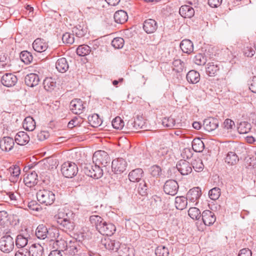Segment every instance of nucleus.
Listing matches in <instances>:
<instances>
[{"label": "nucleus", "instance_id": "3", "mask_svg": "<svg viewBox=\"0 0 256 256\" xmlns=\"http://www.w3.org/2000/svg\"><path fill=\"white\" fill-rule=\"evenodd\" d=\"M38 200L46 206L52 204L55 200V194L53 192L47 189L39 190L36 193Z\"/></svg>", "mask_w": 256, "mask_h": 256}, {"label": "nucleus", "instance_id": "34", "mask_svg": "<svg viewBox=\"0 0 256 256\" xmlns=\"http://www.w3.org/2000/svg\"><path fill=\"white\" fill-rule=\"evenodd\" d=\"M155 180L153 178H150L147 182L146 180H143L142 182L139 184L138 191L142 195H145L148 188L154 184Z\"/></svg>", "mask_w": 256, "mask_h": 256}, {"label": "nucleus", "instance_id": "47", "mask_svg": "<svg viewBox=\"0 0 256 256\" xmlns=\"http://www.w3.org/2000/svg\"><path fill=\"white\" fill-rule=\"evenodd\" d=\"M20 57L21 60L26 64H30L33 59V56L32 54L28 51L21 52Z\"/></svg>", "mask_w": 256, "mask_h": 256}, {"label": "nucleus", "instance_id": "25", "mask_svg": "<svg viewBox=\"0 0 256 256\" xmlns=\"http://www.w3.org/2000/svg\"><path fill=\"white\" fill-rule=\"evenodd\" d=\"M24 82L28 86L34 87L38 84L40 78L36 74L31 73L26 76Z\"/></svg>", "mask_w": 256, "mask_h": 256}, {"label": "nucleus", "instance_id": "30", "mask_svg": "<svg viewBox=\"0 0 256 256\" xmlns=\"http://www.w3.org/2000/svg\"><path fill=\"white\" fill-rule=\"evenodd\" d=\"M30 256H42L43 247L40 244H32L28 250Z\"/></svg>", "mask_w": 256, "mask_h": 256}, {"label": "nucleus", "instance_id": "49", "mask_svg": "<svg viewBox=\"0 0 256 256\" xmlns=\"http://www.w3.org/2000/svg\"><path fill=\"white\" fill-rule=\"evenodd\" d=\"M28 239L21 234H19L16 236V245L18 248H24L28 244Z\"/></svg>", "mask_w": 256, "mask_h": 256}, {"label": "nucleus", "instance_id": "59", "mask_svg": "<svg viewBox=\"0 0 256 256\" xmlns=\"http://www.w3.org/2000/svg\"><path fill=\"white\" fill-rule=\"evenodd\" d=\"M195 64L198 66L204 65L206 63V58L202 54H197L194 58Z\"/></svg>", "mask_w": 256, "mask_h": 256}, {"label": "nucleus", "instance_id": "28", "mask_svg": "<svg viewBox=\"0 0 256 256\" xmlns=\"http://www.w3.org/2000/svg\"><path fill=\"white\" fill-rule=\"evenodd\" d=\"M43 86L46 91L52 92L56 86V80L52 77L46 78L44 80Z\"/></svg>", "mask_w": 256, "mask_h": 256}, {"label": "nucleus", "instance_id": "22", "mask_svg": "<svg viewBox=\"0 0 256 256\" xmlns=\"http://www.w3.org/2000/svg\"><path fill=\"white\" fill-rule=\"evenodd\" d=\"M203 125L206 130L212 132L218 127V120L217 118H209L204 120Z\"/></svg>", "mask_w": 256, "mask_h": 256}, {"label": "nucleus", "instance_id": "19", "mask_svg": "<svg viewBox=\"0 0 256 256\" xmlns=\"http://www.w3.org/2000/svg\"><path fill=\"white\" fill-rule=\"evenodd\" d=\"M102 243L106 249L110 250L116 252L120 248V243L119 242L109 238L102 240Z\"/></svg>", "mask_w": 256, "mask_h": 256}, {"label": "nucleus", "instance_id": "44", "mask_svg": "<svg viewBox=\"0 0 256 256\" xmlns=\"http://www.w3.org/2000/svg\"><path fill=\"white\" fill-rule=\"evenodd\" d=\"M118 250L120 256H132L133 255V249L130 248L128 246L120 244V248Z\"/></svg>", "mask_w": 256, "mask_h": 256}, {"label": "nucleus", "instance_id": "17", "mask_svg": "<svg viewBox=\"0 0 256 256\" xmlns=\"http://www.w3.org/2000/svg\"><path fill=\"white\" fill-rule=\"evenodd\" d=\"M70 109L75 114H78L82 113L84 106L82 101L80 99H74L70 103Z\"/></svg>", "mask_w": 256, "mask_h": 256}, {"label": "nucleus", "instance_id": "48", "mask_svg": "<svg viewBox=\"0 0 256 256\" xmlns=\"http://www.w3.org/2000/svg\"><path fill=\"white\" fill-rule=\"evenodd\" d=\"M188 214L193 220H199L202 216L200 210L196 207L190 208L188 211Z\"/></svg>", "mask_w": 256, "mask_h": 256}, {"label": "nucleus", "instance_id": "7", "mask_svg": "<svg viewBox=\"0 0 256 256\" xmlns=\"http://www.w3.org/2000/svg\"><path fill=\"white\" fill-rule=\"evenodd\" d=\"M61 171L62 174L66 178H72L76 176L78 172L77 165L71 162H64L61 168Z\"/></svg>", "mask_w": 256, "mask_h": 256}, {"label": "nucleus", "instance_id": "8", "mask_svg": "<svg viewBox=\"0 0 256 256\" xmlns=\"http://www.w3.org/2000/svg\"><path fill=\"white\" fill-rule=\"evenodd\" d=\"M14 238L10 235H5L0 238V250L4 252L9 253L14 248Z\"/></svg>", "mask_w": 256, "mask_h": 256}, {"label": "nucleus", "instance_id": "61", "mask_svg": "<svg viewBox=\"0 0 256 256\" xmlns=\"http://www.w3.org/2000/svg\"><path fill=\"white\" fill-rule=\"evenodd\" d=\"M28 208L32 210L38 212L41 210V206L35 200H32L28 203Z\"/></svg>", "mask_w": 256, "mask_h": 256}, {"label": "nucleus", "instance_id": "4", "mask_svg": "<svg viewBox=\"0 0 256 256\" xmlns=\"http://www.w3.org/2000/svg\"><path fill=\"white\" fill-rule=\"evenodd\" d=\"M110 157L105 151L98 150L93 154V163L100 166L106 167L108 164H110Z\"/></svg>", "mask_w": 256, "mask_h": 256}, {"label": "nucleus", "instance_id": "20", "mask_svg": "<svg viewBox=\"0 0 256 256\" xmlns=\"http://www.w3.org/2000/svg\"><path fill=\"white\" fill-rule=\"evenodd\" d=\"M88 32V26L85 22H80L72 28V32L78 38L84 36Z\"/></svg>", "mask_w": 256, "mask_h": 256}, {"label": "nucleus", "instance_id": "62", "mask_svg": "<svg viewBox=\"0 0 256 256\" xmlns=\"http://www.w3.org/2000/svg\"><path fill=\"white\" fill-rule=\"evenodd\" d=\"M192 151L190 148H184L181 154L182 156L184 158L186 159L191 158L192 156Z\"/></svg>", "mask_w": 256, "mask_h": 256}, {"label": "nucleus", "instance_id": "41", "mask_svg": "<svg viewBox=\"0 0 256 256\" xmlns=\"http://www.w3.org/2000/svg\"><path fill=\"white\" fill-rule=\"evenodd\" d=\"M251 128V124L247 122H240L238 126V132L240 134L248 133Z\"/></svg>", "mask_w": 256, "mask_h": 256}, {"label": "nucleus", "instance_id": "42", "mask_svg": "<svg viewBox=\"0 0 256 256\" xmlns=\"http://www.w3.org/2000/svg\"><path fill=\"white\" fill-rule=\"evenodd\" d=\"M88 118L90 124L94 128L100 126L102 123V120L99 118L97 114H94L91 116H88Z\"/></svg>", "mask_w": 256, "mask_h": 256}, {"label": "nucleus", "instance_id": "56", "mask_svg": "<svg viewBox=\"0 0 256 256\" xmlns=\"http://www.w3.org/2000/svg\"><path fill=\"white\" fill-rule=\"evenodd\" d=\"M124 40L122 38H116L112 42V45L115 48H121L124 44Z\"/></svg>", "mask_w": 256, "mask_h": 256}, {"label": "nucleus", "instance_id": "64", "mask_svg": "<svg viewBox=\"0 0 256 256\" xmlns=\"http://www.w3.org/2000/svg\"><path fill=\"white\" fill-rule=\"evenodd\" d=\"M244 53L248 57H252L255 54V50L250 46H247L244 48Z\"/></svg>", "mask_w": 256, "mask_h": 256}, {"label": "nucleus", "instance_id": "39", "mask_svg": "<svg viewBox=\"0 0 256 256\" xmlns=\"http://www.w3.org/2000/svg\"><path fill=\"white\" fill-rule=\"evenodd\" d=\"M186 197L176 196L175 198V206L178 210H182L184 209L188 204Z\"/></svg>", "mask_w": 256, "mask_h": 256}, {"label": "nucleus", "instance_id": "29", "mask_svg": "<svg viewBox=\"0 0 256 256\" xmlns=\"http://www.w3.org/2000/svg\"><path fill=\"white\" fill-rule=\"evenodd\" d=\"M180 14L184 18H191L194 14V9L190 6H182L179 10Z\"/></svg>", "mask_w": 256, "mask_h": 256}, {"label": "nucleus", "instance_id": "23", "mask_svg": "<svg viewBox=\"0 0 256 256\" xmlns=\"http://www.w3.org/2000/svg\"><path fill=\"white\" fill-rule=\"evenodd\" d=\"M32 47L34 50L38 52H44L48 48V45L42 38H36L32 44Z\"/></svg>", "mask_w": 256, "mask_h": 256}, {"label": "nucleus", "instance_id": "31", "mask_svg": "<svg viewBox=\"0 0 256 256\" xmlns=\"http://www.w3.org/2000/svg\"><path fill=\"white\" fill-rule=\"evenodd\" d=\"M56 67L59 72L64 73L68 70L69 66L66 58H62L57 60Z\"/></svg>", "mask_w": 256, "mask_h": 256}, {"label": "nucleus", "instance_id": "13", "mask_svg": "<svg viewBox=\"0 0 256 256\" xmlns=\"http://www.w3.org/2000/svg\"><path fill=\"white\" fill-rule=\"evenodd\" d=\"M38 174L35 171H32L26 174L24 178V182L28 187L32 188L38 182Z\"/></svg>", "mask_w": 256, "mask_h": 256}, {"label": "nucleus", "instance_id": "14", "mask_svg": "<svg viewBox=\"0 0 256 256\" xmlns=\"http://www.w3.org/2000/svg\"><path fill=\"white\" fill-rule=\"evenodd\" d=\"M80 248L78 242L76 239L73 238L68 242L65 254L70 256H76L80 250Z\"/></svg>", "mask_w": 256, "mask_h": 256}, {"label": "nucleus", "instance_id": "36", "mask_svg": "<svg viewBox=\"0 0 256 256\" xmlns=\"http://www.w3.org/2000/svg\"><path fill=\"white\" fill-rule=\"evenodd\" d=\"M219 70V66L216 62H208L206 68V72L209 76H212L217 74Z\"/></svg>", "mask_w": 256, "mask_h": 256}, {"label": "nucleus", "instance_id": "15", "mask_svg": "<svg viewBox=\"0 0 256 256\" xmlns=\"http://www.w3.org/2000/svg\"><path fill=\"white\" fill-rule=\"evenodd\" d=\"M18 82L17 77L11 73H6L2 78V84L7 87L14 86Z\"/></svg>", "mask_w": 256, "mask_h": 256}, {"label": "nucleus", "instance_id": "24", "mask_svg": "<svg viewBox=\"0 0 256 256\" xmlns=\"http://www.w3.org/2000/svg\"><path fill=\"white\" fill-rule=\"evenodd\" d=\"M10 174V180L12 182H16L20 178V168L18 166H13L8 170Z\"/></svg>", "mask_w": 256, "mask_h": 256}, {"label": "nucleus", "instance_id": "26", "mask_svg": "<svg viewBox=\"0 0 256 256\" xmlns=\"http://www.w3.org/2000/svg\"><path fill=\"white\" fill-rule=\"evenodd\" d=\"M14 141L18 144L24 146L30 141V137L26 132H19L15 136Z\"/></svg>", "mask_w": 256, "mask_h": 256}, {"label": "nucleus", "instance_id": "10", "mask_svg": "<svg viewBox=\"0 0 256 256\" xmlns=\"http://www.w3.org/2000/svg\"><path fill=\"white\" fill-rule=\"evenodd\" d=\"M178 185L176 181L173 180H169L166 182L164 186V192L169 195H176L178 190Z\"/></svg>", "mask_w": 256, "mask_h": 256}, {"label": "nucleus", "instance_id": "9", "mask_svg": "<svg viewBox=\"0 0 256 256\" xmlns=\"http://www.w3.org/2000/svg\"><path fill=\"white\" fill-rule=\"evenodd\" d=\"M127 162L122 158H118L112 160V168L116 174H122L126 170Z\"/></svg>", "mask_w": 256, "mask_h": 256}, {"label": "nucleus", "instance_id": "55", "mask_svg": "<svg viewBox=\"0 0 256 256\" xmlns=\"http://www.w3.org/2000/svg\"><path fill=\"white\" fill-rule=\"evenodd\" d=\"M62 40L64 43L72 44L74 42V35L69 32H66L62 35Z\"/></svg>", "mask_w": 256, "mask_h": 256}, {"label": "nucleus", "instance_id": "2", "mask_svg": "<svg viewBox=\"0 0 256 256\" xmlns=\"http://www.w3.org/2000/svg\"><path fill=\"white\" fill-rule=\"evenodd\" d=\"M58 232L56 228H52L48 229L46 226L40 224L36 230V236L40 240L48 238L52 240L58 236Z\"/></svg>", "mask_w": 256, "mask_h": 256}, {"label": "nucleus", "instance_id": "50", "mask_svg": "<svg viewBox=\"0 0 256 256\" xmlns=\"http://www.w3.org/2000/svg\"><path fill=\"white\" fill-rule=\"evenodd\" d=\"M155 254L156 256H168L170 252L168 248L161 245L156 248Z\"/></svg>", "mask_w": 256, "mask_h": 256}, {"label": "nucleus", "instance_id": "54", "mask_svg": "<svg viewBox=\"0 0 256 256\" xmlns=\"http://www.w3.org/2000/svg\"><path fill=\"white\" fill-rule=\"evenodd\" d=\"M162 124L165 127L172 128L175 126V120L172 117L164 118L162 120Z\"/></svg>", "mask_w": 256, "mask_h": 256}, {"label": "nucleus", "instance_id": "52", "mask_svg": "<svg viewBox=\"0 0 256 256\" xmlns=\"http://www.w3.org/2000/svg\"><path fill=\"white\" fill-rule=\"evenodd\" d=\"M112 123L113 128L116 129L121 130L124 126V122L119 116H117L114 118Z\"/></svg>", "mask_w": 256, "mask_h": 256}, {"label": "nucleus", "instance_id": "58", "mask_svg": "<svg viewBox=\"0 0 256 256\" xmlns=\"http://www.w3.org/2000/svg\"><path fill=\"white\" fill-rule=\"evenodd\" d=\"M82 122V119L80 117L75 116L68 124V127L72 128L74 127L78 126Z\"/></svg>", "mask_w": 256, "mask_h": 256}, {"label": "nucleus", "instance_id": "46", "mask_svg": "<svg viewBox=\"0 0 256 256\" xmlns=\"http://www.w3.org/2000/svg\"><path fill=\"white\" fill-rule=\"evenodd\" d=\"M91 52L90 48L86 44L79 46L76 49V53L80 56L88 55Z\"/></svg>", "mask_w": 256, "mask_h": 256}, {"label": "nucleus", "instance_id": "57", "mask_svg": "<svg viewBox=\"0 0 256 256\" xmlns=\"http://www.w3.org/2000/svg\"><path fill=\"white\" fill-rule=\"evenodd\" d=\"M10 66V58L5 56V55L0 56V66L4 69L8 68Z\"/></svg>", "mask_w": 256, "mask_h": 256}, {"label": "nucleus", "instance_id": "37", "mask_svg": "<svg viewBox=\"0 0 256 256\" xmlns=\"http://www.w3.org/2000/svg\"><path fill=\"white\" fill-rule=\"evenodd\" d=\"M22 126L24 129L28 131H32L36 128V122L31 116L25 118Z\"/></svg>", "mask_w": 256, "mask_h": 256}, {"label": "nucleus", "instance_id": "40", "mask_svg": "<svg viewBox=\"0 0 256 256\" xmlns=\"http://www.w3.org/2000/svg\"><path fill=\"white\" fill-rule=\"evenodd\" d=\"M239 160V158L236 152H230L226 154L225 162L230 165L236 164Z\"/></svg>", "mask_w": 256, "mask_h": 256}, {"label": "nucleus", "instance_id": "5", "mask_svg": "<svg viewBox=\"0 0 256 256\" xmlns=\"http://www.w3.org/2000/svg\"><path fill=\"white\" fill-rule=\"evenodd\" d=\"M63 215H64V214L59 213L55 216L60 228L66 232L72 231L75 226L74 222L70 219L64 218Z\"/></svg>", "mask_w": 256, "mask_h": 256}, {"label": "nucleus", "instance_id": "45", "mask_svg": "<svg viewBox=\"0 0 256 256\" xmlns=\"http://www.w3.org/2000/svg\"><path fill=\"white\" fill-rule=\"evenodd\" d=\"M197 172H202L204 169V164L202 160L200 158H195L191 164V166Z\"/></svg>", "mask_w": 256, "mask_h": 256}, {"label": "nucleus", "instance_id": "18", "mask_svg": "<svg viewBox=\"0 0 256 256\" xmlns=\"http://www.w3.org/2000/svg\"><path fill=\"white\" fill-rule=\"evenodd\" d=\"M14 144V141L10 136L4 137L0 140V148L3 151L9 152L11 150Z\"/></svg>", "mask_w": 256, "mask_h": 256}, {"label": "nucleus", "instance_id": "60", "mask_svg": "<svg viewBox=\"0 0 256 256\" xmlns=\"http://www.w3.org/2000/svg\"><path fill=\"white\" fill-rule=\"evenodd\" d=\"M56 245L58 246L59 250L60 252L66 251L67 246L68 244V242L64 240L60 239L56 241Z\"/></svg>", "mask_w": 256, "mask_h": 256}, {"label": "nucleus", "instance_id": "35", "mask_svg": "<svg viewBox=\"0 0 256 256\" xmlns=\"http://www.w3.org/2000/svg\"><path fill=\"white\" fill-rule=\"evenodd\" d=\"M180 48L182 51L186 54H190L194 50L193 44L189 40H182L180 44Z\"/></svg>", "mask_w": 256, "mask_h": 256}, {"label": "nucleus", "instance_id": "6", "mask_svg": "<svg viewBox=\"0 0 256 256\" xmlns=\"http://www.w3.org/2000/svg\"><path fill=\"white\" fill-rule=\"evenodd\" d=\"M84 172L90 177L95 179L100 178L103 175V170L98 164L91 165L87 164L84 167Z\"/></svg>", "mask_w": 256, "mask_h": 256}, {"label": "nucleus", "instance_id": "32", "mask_svg": "<svg viewBox=\"0 0 256 256\" xmlns=\"http://www.w3.org/2000/svg\"><path fill=\"white\" fill-rule=\"evenodd\" d=\"M187 81L192 84H197L200 80V74L195 70H190L186 76Z\"/></svg>", "mask_w": 256, "mask_h": 256}, {"label": "nucleus", "instance_id": "51", "mask_svg": "<svg viewBox=\"0 0 256 256\" xmlns=\"http://www.w3.org/2000/svg\"><path fill=\"white\" fill-rule=\"evenodd\" d=\"M149 172L153 178H158L162 174V169L158 165H154L149 168Z\"/></svg>", "mask_w": 256, "mask_h": 256}, {"label": "nucleus", "instance_id": "16", "mask_svg": "<svg viewBox=\"0 0 256 256\" xmlns=\"http://www.w3.org/2000/svg\"><path fill=\"white\" fill-rule=\"evenodd\" d=\"M201 217H202V222L206 226L212 225L216 220L214 214L210 210H204Z\"/></svg>", "mask_w": 256, "mask_h": 256}, {"label": "nucleus", "instance_id": "12", "mask_svg": "<svg viewBox=\"0 0 256 256\" xmlns=\"http://www.w3.org/2000/svg\"><path fill=\"white\" fill-rule=\"evenodd\" d=\"M202 196V191L199 187H194L188 192L186 198L190 202H194L195 205L198 204V200Z\"/></svg>", "mask_w": 256, "mask_h": 256}, {"label": "nucleus", "instance_id": "43", "mask_svg": "<svg viewBox=\"0 0 256 256\" xmlns=\"http://www.w3.org/2000/svg\"><path fill=\"white\" fill-rule=\"evenodd\" d=\"M204 148L202 141L200 138L194 139L192 142V148L196 152H202Z\"/></svg>", "mask_w": 256, "mask_h": 256}, {"label": "nucleus", "instance_id": "53", "mask_svg": "<svg viewBox=\"0 0 256 256\" xmlns=\"http://www.w3.org/2000/svg\"><path fill=\"white\" fill-rule=\"evenodd\" d=\"M220 194V190L218 188H214L210 190L208 192L210 198L212 200H216L218 198Z\"/></svg>", "mask_w": 256, "mask_h": 256}, {"label": "nucleus", "instance_id": "63", "mask_svg": "<svg viewBox=\"0 0 256 256\" xmlns=\"http://www.w3.org/2000/svg\"><path fill=\"white\" fill-rule=\"evenodd\" d=\"M168 148L164 146H160L158 150H157L158 156L161 158L167 154L168 152Z\"/></svg>", "mask_w": 256, "mask_h": 256}, {"label": "nucleus", "instance_id": "33", "mask_svg": "<svg viewBox=\"0 0 256 256\" xmlns=\"http://www.w3.org/2000/svg\"><path fill=\"white\" fill-rule=\"evenodd\" d=\"M114 18L116 23L122 24L127 21L128 16L125 11L120 10L114 13Z\"/></svg>", "mask_w": 256, "mask_h": 256}, {"label": "nucleus", "instance_id": "21", "mask_svg": "<svg viewBox=\"0 0 256 256\" xmlns=\"http://www.w3.org/2000/svg\"><path fill=\"white\" fill-rule=\"evenodd\" d=\"M143 28L147 34L154 33L158 28L157 22L153 19L146 20L144 22Z\"/></svg>", "mask_w": 256, "mask_h": 256}, {"label": "nucleus", "instance_id": "38", "mask_svg": "<svg viewBox=\"0 0 256 256\" xmlns=\"http://www.w3.org/2000/svg\"><path fill=\"white\" fill-rule=\"evenodd\" d=\"M186 68L185 64L184 62L180 59H176L172 62V70L176 73L179 74L182 72Z\"/></svg>", "mask_w": 256, "mask_h": 256}, {"label": "nucleus", "instance_id": "27", "mask_svg": "<svg viewBox=\"0 0 256 256\" xmlns=\"http://www.w3.org/2000/svg\"><path fill=\"white\" fill-rule=\"evenodd\" d=\"M144 174V171L142 168H136L132 170L128 174V178L132 182H138Z\"/></svg>", "mask_w": 256, "mask_h": 256}, {"label": "nucleus", "instance_id": "11", "mask_svg": "<svg viewBox=\"0 0 256 256\" xmlns=\"http://www.w3.org/2000/svg\"><path fill=\"white\" fill-rule=\"evenodd\" d=\"M176 168L182 175H188L192 172L191 164L186 160H181L176 164Z\"/></svg>", "mask_w": 256, "mask_h": 256}, {"label": "nucleus", "instance_id": "1", "mask_svg": "<svg viewBox=\"0 0 256 256\" xmlns=\"http://www.w3.org/2000/svg\"><path fill=\"white\" fill-rule=\"evenodd\" d=\"M90 221L94 226L96 230L102 235L111 236L116 230V227L113 224L106 222L99 216H90Z\"/></svg>", "mask_w": 256, "mask_h": 256}]
</instances>
